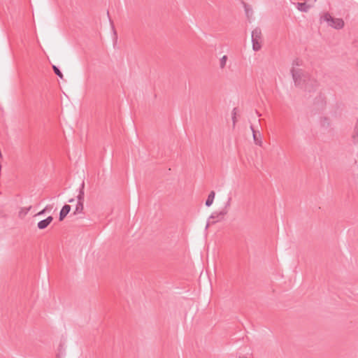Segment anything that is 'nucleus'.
Masks as SVG:
<instances>
[{
    "mask_svg": "<svg viewBox=\"0 0 358 358\" xmlns=\"http://www.w3.org/2000/svg\"><path fill=\"white\" fill-rule=\"evenodd\" d=\"M252 43L254 51H259L262 48V34L260 28L256 27L252 31Z\"/></svg>",
    "mask_w": 358,
    "mask_h": 358,
    "instance_id": "nucleus-1",
    "label": "nucleus"
},
{
    "mask_svg": "<svg viewBox=\"0 0 358 358\" xmlns=\"http://www.w3.org/2000/svg\"><path fill=\"white\" fill-rule=\"evenodd\" d=\"M323 19L328 22V24L331 27L340 29L343 27L344 22L341 18H334L329 13H327L324 15Z\"/></svg>",
    "mask_w": 358,
    "mask_h": 358,
    "instance_id": "nucleus-2",
    "label": "nucleus"
},
{
    "mask_svg": "<svg viewBox=\"0 0 358 358\" xmlns=\"http://www.w3.org/2000/svg\"><path fill=\"white\" fill-rule=\"evenodd\" d=\"M291 73L295 85L301 86L305 83L306 76L302 69H295L293 66L291 69Z\"/></svg>",
    "mask_w": 358,
    "mask_h": 358,
    "instance_id": "nucleus-3",
    "label": "nucleus"
},
{
    "mask_svg": "<svg viewBox=\"0 0 358 358\" xmlns=\"http://www.w3.org/2000/svg\"><path fill=\"white\" fill-rule=\"evenodd\" d=\"M52 220H53V217L50 215L47 218L39 221L37 224V227L39 229H45L52 222Z\"/></svg>",
    "mask_w": 358,
    "mask_h": 358,
    "instance_id": "nucleus-4",
    "label": "nucleus"
},
{
    "mask_svg": "<svg viewBox=\"0 0 358 358\" xmlns=\"http://www.w3.org/2000/svg\"><path fill=\"white\" fill-rule=\"evenodd\" d=\"M250 129L252 131V136H253V140L256 145L259 146L262 145V135L259 131H257L255 130L253 126H250Z\"/></svg>",
    "mask_w": 358,
    "mask_h": 358,
    "instance_id": "nucleus-5",
    "label": "nucleus"
},
{
    "mask_svg": "<svg viewBox=\"0 0 358 358\" xmlns=\"http://www.w3.org/2000/svg\"><path fill=\"white\" fill-rule=\"evenodd\" d=\"M71 206L65 204L60 210L59 220L62 221L71 210Z\"/></svg>",
    "mask_w": 358,
    "mask_h": 358,
    "instance_id": "nucleus-6",
    "label": "nucleus"
},
{
    "mask_svg": "<svg viewBox=\"0 0 358 358\" xmlns=\"http://www.w3.org/2000/svg\"><path fill=\"white\" fill-rule=\"evenodd\" d=\"M227 213V210H222V211L217 213L215 212L213 213L209 219H217V221L221 220L223 219L224 216Z\"/></svg>",
    "mask_w": 358,
    "mask_h": 358,
    "instance_id": "nucleus-7",
    "label": "nucleus"
},
{
    "mask_svg": "<svg viewBox=\"0 0 358 358\" xmlns=\"http://www.w3.org/2000/svg\"><path fill=\"white\" fill-rule=\"evenodd\" d=\"M85 182L83 181L82 184L80 185V189H79V193L77 196V201L78 202H83L84 203V197H85Z\"/></svg>",
    "mask_w": 358,
    "mask_h": 358,
    "instance_id": "nucleus-8",
    "label": "nucleus"
},
{
    "mask_svg": "<svg viewBox=\"0 0 358 358\" xmlns=\"http://www.w3.org/2000/svg\"><path fill=\"white\" fill-rule=\"evenodd\" d=\"M310 7V6L309 5H308L306 3H296L297 9L301 12H308Z\"/></svg>",
    "mask_w": 358,
    "mask_h": 358,
    "instance_id": "nucleus-9",
    "label": "nucleus"
},
{
    "mask_svg": "<svg viewBox=\"0 0 358 358\" xmlns=\"http://www.w3.org/2000/svg\"><path fill=\"white\" fill-rule=\"evenodd\" d=\"M215 193L214 191H211L210 192V194H208V198L206 201V206H210L212 205L213 202V200H214V198H215Z\"/></svg>",
    "mask_w": 358,
    "mask_h": 358,
    "instance_id": "nucleus-10",
    "label": "nucleus"
},
{
    "mask_svg": "<svg viewBox=\"0 0 358 358\" xmlns=\"http://www.w3.org/2000/svg\"><path fill=\"white\" fill-rule=\"evenodd\" d=\"M84 210V203L83 202H77V205L76 207V209L73 212L74 215L79 214L83 213Z\"/></svg>",
    "mask_w": 358,
    "mask_h": 358,
    "instance_id": "nucleus-11",
    "label": "nucleus"
},
{
    "mask_svg": "<svg viewBox=\"0 0 358 358\" xmlns=\"http://www.w3.org/2000/svg\"><path fill=\"white\" fill-rule=\"evenodd\" d=\"M352 139L354 143H358V120L356 122L354 134L352 135Z\"/></svg>",
    "mask_w": 358,
    "mask_h": 358,
    "instance_id": "nucleus-12",
    "label": "nucleus"
},
{
    "mask_svg": "<svg viewBox=\"0 0 358 358\" xmlns=\"http://www.w3.org/2000/svg\"><path fill=\"white\" fill-rule=\"evenodd\" d=\"M52 69L54 71V73L58 76L60 78H63V74L61 72V71L59 70V69L55 65H53L52 66Z\"/></svg>",
    "mask_w": 358,
    "mask_h": 358,
    "instance_id": "nucleus-13",
    "label": "nucleus"
},
{
    "mask_svg": "<svg viewBox=\"0 0 358 358\" xmlns=\"http://www.w3.org/2000/svg\"><path fill=\"white\" fill-rule=\"evenodd\" d=\"M236 114H237V108H234L232 110V122H233V127H235L236 123Z\"/></svg>",
    "mask_w": 358,
    "mask_h": 358,
    "instance_id": "nucleus-14",
    "label": "nucleus"
},
{
    "mask_svg": "<svg viewBox=\"0 0 358 358\" xmlns=\"http://www.w3.org/2000/svg\"><path fill=\"white\" fill-rule=\"evenodd\" d=\"M227 57L226 55H224L221 59H220V68L221 69H224L225 65H226V62H227Z\"/></svg>",
    "mask_w": 358,
    "mask_h": 358,
    "instance_id": "nucleus-15",
    "label": "nucleus"
},
{
    "mask_svg": "<svg viewBox=\"0 0 358 358\" xmlns=\"http://www.w3.org/2000/svg\"><path fill=\"white\" fill-rule=\"evenodd\" d=\"M31 206L27 208H22L21 209V210L20 211V215L23 214L24 215H26L29 213V211L31 210Z\"/></svg>",
    "mask_w": 358,
    "mask_h": 358,
    "instance_id": "nucleus-16",
    "label": "nucleus"
},
{
    "mask_svg": "<svg viewBox=\"0 0 358 358\" xmlns=\"http://www.w3.org/2000/svg\"><path fill=\"white\" fill-rule=\"evenodd\" d=\"M244 7H245V13H246L247 16L249 17V13H252V10L251 8H249L247 4H245V3L244 4Z\"/></svg>",
    "mask_w": 358,
    "mask_h": 358,
    "instance_id": "nucleus-17",
    "label": "nucleus"
},
{
    "mask_svg": "<svg viewBox=\"0 0 358 358\" xmlns=\"http://www.w3.org/2000/svg\"><path fill=\"white\" fill-rule=\"evenodd\" d=\"M47 209H48V207H45L44 209H43L42 210L38 212L37 214H36L35 216H40V215L45 214V212L47 211Z\"/></svg>",
    "mask_w": 358,
    "mask_h": 358,
    "instance_id": "nucleus-18",
    "label": "nucleus"
},
{
    "mask_svg": "<svg viewBox=\"0 0 358 358\" xmlns=\"http://www.w3.org/2000/svg\"><path fill=\"white\" fill-rule=\"evenodd\" d=\"M301 64V61L299 59H294L292 62L293 66H300Z\"/></svg>",
    "mask_w": 358,
    "mask_h": 358,
    "instance_id": "nucleus-19",
    "label": "nucleus"
},
{
    "mask_svg": "<svg viewBox=\"0 0 358 358\" xmlns=\"http://www.w3.org/2000/svg\"><path fill=\"white\" fill-rule=\"evenodd\" d=\"M216 222L217 221H212V222L208 221L206 227H208L210 224H215Z\"/></svg>",
    "mask_w": 358,
    "mask_h": 358,
    "instance_id": "nucleus-20",
    "label": "nucleus"
},
{
    "mask_svg": "<svg viewBox=\"0 0 358 358\" xmlns=\"http://www.w3.org/2000/svg\"><path fill=\"white\" fill-rule=\"evenodd\" d=\"M74 201V199H71L69 200V203H73Z\"/></svg>",
    "mask_w": 358,
    "mask_h": 358,
    "instance_id": "nucleus-21",
    "label": "nucleus"
},
{
    "mask_svg": "<svg viewBox=\"0 0 358 358\" xmlns=\"http://www.w3.org/2000/svg\"><path fill=\"white\" fill-rule=\"evenodd\" d=\"M231 198H229V200L227 201V206H229L230 203Z\"/></svg>",
    "mask_w": 358,
    "mask_h": 358,
    "instance_id": "nucleus-22",
    "label": "nucleus"
},
{
    "mask_svg": "<svg viewBox=\"0 0 358 358\" xmlns=\"http://www.w3.org/2000/svg\"><path fill=\"white\" fill-rule=\"evenodd\" d=\"M256 113H257V115H258L259 117V116H261V114H260V113H259V112L256 111Z\"/></svg>",
    "mask_w": 358,
    "mask_h": 358,
    "instance_id": "nucleus-23",
    "label": "nucleus"
},
{
    "mask_svg": "<svg viewBox=\"0 0 358 358\" xmlns=\"http://www.w3.org/2000/svg\"><path fill=\"white\" fill-rule=\"evenodd\" d=\"M113 29L115 30L114 27L113 26ZM114 34H116V31H114Z\"/></svg>",
    "mask_w": 358,
    "mask_h": 358,
    "instance_id": "nucleus-24",
    "label": "nucleus"
},
{
    "mask_svg": "<svg viewBox=\"0 0 358 358\" xmlns=\"http://www.w3.org/2000/svg\"><path fill=\"white\" fill-rule=\"evenodd\" d=\"M239 358H247V357H240Z\"/></svg>",
    "mask_w": 358,
    "mask_h": 358,
    "instance_id": "nucleus-25",
    "label": "nucleus"
},
{
    "mask_svg": "<svg viewBox=\"0 0 358 358\" xmlns=\"http://www.w3.org/2000/svg\"><path fill=\"white\" fill-rule=\"evenodd\" d=\"M59 358V357H58Z\"/></svg>",
    "mask_w": 358,
    "mask_h": 358,
    "instance_id": "nucleus-26",
    "label": "nucleus"
}]
</instances>
